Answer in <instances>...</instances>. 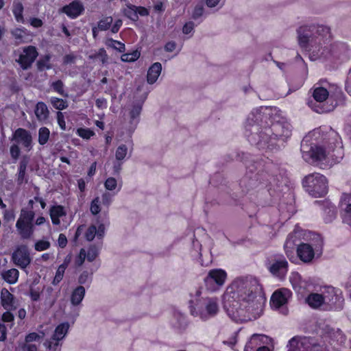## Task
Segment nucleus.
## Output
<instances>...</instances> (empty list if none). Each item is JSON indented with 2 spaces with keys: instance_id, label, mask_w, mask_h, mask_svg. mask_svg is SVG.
Masks as SVG:
<instances>
[{
  "instance_id": "f257e3e1",
  "label": "nucleus",
  "mask_w": 351,
  "mask_h": 351,
  "mask_svg": "<svg viewBox=\"0 0 351 351\" xmlns=\"http://www.w3.org/2000/svg\"><path fill=\"white\" fill-rule=\"evenodd\" d=\"M265 298L258 280L252 276L236 278L223 295V308L236 322L260 317Z\"/></svg>"
},
{
  "instance_id": "f03ea898",
  "label": "nucleus",
  "mask_w": 351,
  "mask_h": 351,
  "mask_svg": "<svg viewBox=\"0 0 351 351\" xmlns=\"http://www.w3.org/2000/svg\"><path fill=\"white\" fill-rule=\"evenodd\" d=\"M300 46L309 53L313 60L330 57L340 58L346 55L348 46L343 43L329 44L330 28L323 25H304L297 30Z\"/></svg>"
},
{
  "instance_id": "7ed1b4c3",
  "label": "nucleus",
  "mask_w": 351,
  "mask_h": 351,
  "mask_svg": "<svg viewBox=\"0 0 351 351\" xmlns=\"http://www.w3.org/2000/svg\"><path fill=\"white\" fill-rule=\"evenodd\" d=\"M270 119L271 109L267 107L254 109L248 114L245 125V134L251 145H265L261 140V134L265 130V127L269 125Z\"/></svg>"
},
{
  "instance_id": "20e7f679",
  "label": "nucleus",
  "mask_w": 351,
  "mask_h": 351,
  "mask_svg": "<svg viewBox=\"0 0 351 351\" xmlns=\"http://www.w3.org/2000/svg\"><path fill=\"white\" fill-rule=\"evenodd\" d=\"M261 134V140L265 145H256L257 148L270 150L279 149L284 147L285 142L291 136V126L287 123L273 122L271 119L269 125L265 127V130Z\"/></svg>"
},
{
  "instance_id": "39448f33",
  "label": "nucleus",
  "mask_w": 351,
  "mask_h": 351,
  "mask_svg": "<svg viewBox=\"0 0 351 351\" xmlns=\"http://www.w3.org/2000/svg\"><path fill=\"white\" fill-rule=\"evenodd\" d=\"M105 219H100L97 217L95 222H93L89 226V242L92 241L95 237L96 243L94 245H89V263L93 262L91 265H89V269L92 272L98 269L100 266V262L96 260L99 250L102 245V239L105 234Z\"/></svg>"
},
{
  "instance_id": "423d86ee",
  "label": "nucleus",
  "mask_w": 351,
  "mask_h": 351,
  "mask_svg": "<svg viewBox=\"0 0 351 351\" xmlns=\"http://www.w3.org/2000/svg\"><path fill=\"white\" fill-rule=\"evenodd\" d=\"M190 312L194 317L206 321L216 316L219 311L218 300L216 298H202L194 303L190 302Z\"/></svg>"
},
{
  "instance_id": "0eeeda50",
  "label": "nucleus",
  "mask_w": 351,
  "mask_h": 351,
  "mask_svg": "<svg viewBox=\"0 0 351 351\" xmlns=\"http://www.w3.org/2000/svg\"><path fill=\"white\" fill-rule=\"evenodd\" d=\"M309 242L301 243L298 245L297 254L300 259L305 263H310L315 256H319L322 254L324 241L319 234L309 233Z\"/></svg>"
},
{
  "instance_id": "6e6552de",
  "label": "nucleus",
  "mask_w": 351,
  "mask_h": 351,
  "mask_svg": "<svg viewBox=\"0 0 351 351\" xmlns=\"http://www.w3.org/2000/svg\"><path fill=\"white\" fill-rule=\"evenodd\" d=\"M302 183L308 193L313 197H321L328 193L327 180L320 173H313L306 176Z\"/></svg>"
},
{
  "instance_id": "1a4fd4ad",
  "label": "nucleus",
  "mask_w": 351,
  "mask_h": 351,
  "mask_svg": "<svg viewBox=\"0 0 351 351\" xmlns=\"http://www.w3.org/2000/svg\"><path fill=\"white\" fill-rule=\"evenodd\" d=\"M35 213L33 210L23 208L16 223L18 234L23 240L32 238L35 232L34 227Z\"/></svg>"
},
{
  "instance_id": "9d476101",
  "label": "nucleus",
  "mask_w": 351,
  "mask_h": 351,
  "mask_svg": "<svg viewBox=\"0 0 351 351\" xmlns=\"http://www.w3.org/2000/svg\"><path fill=\"white\" fill-rule=\"evenodd\" d=\"M301 152L304 160L310 164L323 161L327 155L326 152L322 147L310 143L305 139L301 143Z\"/></svg>"
},
{
  "instance_id": "9b49d317",
  "label": "nucleus",
  "mask_w": 351,
  "mask_h": 351,
  "mask_svg": "<svg viewBox=\"0 0 351 351\" xmlns=\"http://www.w3.org/2000/svg\"><path fill=\"white\" fill-rule=\"evenodd\" d=\"M266 267L274 276L282 280L287 274L289 263L283 255L276 254L267 258Z\"/></svg>"
},
{
  "instance_id": "f8f14e48",
  "label": "nucleus",
  "mask_w": 351,
  "mask_h": 351,
  "mask_svg": "<svg viewBox=\"0 0 351 351\" xmlns=\"http://www.w3.org/2000/svg\"><path fill=\"white\" fill-rule=\"evenodd\" d=\"M324 299V310L341 309L343 299L341 291L332 287H328L322 291Z\"/></svg>"
},
{
  "instance_id": "ddd939ff",
  "label": "nucleus",
  "mask_w": 351,
  "mask_h": 351,
  "mask_svg": "<svg viewBox=\"0 0 351 351\" xmlns=\"http://www.w3.org/2000/svg\"><path fill=\"white\" fill-rule=\"evenodd\" d=\"M227 278L226 272L221 269H211L204 279L207 288L215 291L223 285Z\"/></svg>"
},
{
  "instance_id": "4468645a",
  "label": "nucleus",
  "mask_w": 351,
  "mask_h": 351,
  "mask_svg": "<svg viewBox=\"0 0 351 351\" xmlns=\"http://www.w3.org/2000/svg\"><path fill=\"white\" fill-rule=\"evenodd\" d=\"M12 261L13 263L19 268L24 269L31 263L28 247L25 244H21L16 247L12 254Z\"/></svg>"
},
{
  "instance_id": "2eb2a0df",
  "label": "nucleus",
  "mask_w": 351,
  "mask_h": 351,
  "mask_svg": "<svg viewBox=\"0 0 351 351\" xmlns=\"http://www.w3.org/2000/svg\"><path fill=\"white\" fill-rule=\"evenodd\" d=\"M23 53L19 56L16 62L23 70L29 69L38 56V52L35 46L28 45L23 47Z\"/></svg>"
},
{
  "instance_id": "dca6fc26",
  "label": "nucleus",
  "mask_w": 351,
  "mask_h": 351,
  "mask_svg": "<svg viewBox=\"0 0 351 351\" xmlns=\"http://www.w3.org/2000/svg\"><path fill=\"white\" fill-rule=\"evenodd\" d=\"M329 95L328 90L326 88L322 87V86H315L313 90V97L314 99L320 104L325 101ZM309 106L317 112L318 113H324L330 112L333 109V106L332 107H324L321 104L317 106H313L312 102L308 103Z\"/></svg>"
},
{
  "instance_id": "f3484780",
  "label": "nucleus",
  "mask_w": 351,
  "mask_h": 351,
  "mask_svg": "<svg viewBox=\"0 0 351 351\" xmlns=\"http://www.w3.org/2000/svg\"><path fill=\"white\" fill-rule=\"evenodd\" d=\"M339 204L343 221L351 226V194L343 193Z\"/></svg>"
},
{
  "instance_id": "a211bd4d",
  "label": "nucleus",
  "mask_w": 351,
  "mask_h": 351,
  "mask_svg": "<svg viewBox=\"0 0 351 351\" xmlns=\"http://www.w3.org/2000/svg\"><path fill=\"white\" fill-rule=\"evenodd\" d=\"M291 296V292L288 289H283L276 291L271 298V305L274 308H280L287 304L288 298Z\"/></svg>"
},
{
  "instance_id": "6ab92c4d",
  "label": "nucleus",
  "mask_w": 351,
  "mask_h": 351,
  "mask_svg": "<svg viewBox=\"0 0 351 351\" xmlns=\"http://www.w3.org/2000/svg\"><path fill=\"white\" fill-rule=\"evenodd\" d=\"M83 11L84 7L82 4L77 1H73L62 8V12L70 19H76Z\"/></svg>"
},
{
  "instance_id": "aec40b11",
  "label": "nucleus",
  "mask_w": 351,
  "mask_h": 351,
  "mask_svg": "<svg viewBox=\"0 0 351 351\" xmlns=\"http://www.w3.org/2000/svg\"><path fill=\"white\" fill-rule=\"evenodd\" d=\"M14 138L25 148H31L32 137L29 132L24 128H18L14 132Z\"/></svg>"
},
{
  "instance_id": "412c9836",
  "label": "nucleus",
  "mask_w": 351,
  "mask_h": 351,
  "mask_svg": "<svg viewBox=\"0 0 351 351\" xmlns=\"http://www.w3.org/2000/svg\"><path fill=\"white\" fill-rule=\"evenodd\" d=\"M1 304L3 308L7 311H14L16 306L14 305L15 298L6 288L1 291Z\"/></svg>"
},
{
  "instance_id": "4be33fe9",
  "label": "nucleus",
  "mask_w": 351,
  "mask_h": 351,
  "mask_svg": "<svg viewBox=\"0 0 351 351\" xmlns=\"http://www.w3.org/2000/svg\"><path fill=\"white\" fill-rule=\"evenodd\" d=\"M66 215L65 209L62 205H54L49 209V215L53 225H59L60 223V217Z\"/></svg>"
},
{
  "instance_id": "5701e85b",
  "label": "nucleus",
  "mask_w": 351,
  "mask_h": 351,
  "mask_svg": "<svg viewBox=\"0 0 351 351\" xmlns=\"http://www.w3.org/2000/svg\"><path fill=\"white\" fill-rule=\"evenodd\" d=\"M35 115L40 122H46L49 116V111L45 103L38 101L34 110Z\"/></svg>"
},
{
  "instance_id": "b1692460",
  "label": "nucleus",
  "mask_w": 351,
  "mask_h": 351,
  "mask_svg": "<svg viewBox=\"0 0 351 351\" xmlns=\"http://www.w3.org/2000/svg\"><path fill=\"white\" fill-rule=\"evenodd\" d=\"M162 71V65L160 62L154 63L147 71V81L152 84L156 82Z\"/></svg>"
},
{
  "instance_id": "393cba45",
  "label": "nucleus",
  "mask_w": 351,
  "mask_h": 351,
  "mask_svg": "<svg viewBox=\"0 0 351 351\" xmlns=\"http://www.w3.org/2000/svg\"><path fill=\"white\" fill-rule=\"evenodd\" d=\"M28 165V159L26 157L22 158L19 162L18 168L16 182L19 185H21L24 182H27L26 178V169Z\"/></svg>"
},
{
  "instance_id": "a878e982",
  "label": "nucleus",
  "mask_w": 351,
  "mask_h": 351,
  "mask_svg": "<svg viewBox=\"0 0 351 351\" xmlns=\"http://www.w3.org/2000/svg\"><path fill=\"white\" fill-rule=\"evenodd\" d=\"M306 302L313 308H322L324 309V299L322 293H311L306 298Z\"/></svg>"
},
{
  "instance_id": "bb28decb",
  "label": "nucleus",
  "mask_w": 351,
  "mask_h": 351,
  "mask_svg": "<svg viewBox=\"0 0 351 351\" xmlns=\"http://www.w3.org/2000/svg\"><path fill=\"white\" fill-rule=\"evenodd\" d=\"M19 276V271L14 268L4 271L1 274L2 278L10 285L15 284L18 281Z\"/></svg>"
},
{
  "instance_id": "cd10ccee",
  "label": "nucleus",
  "mask_w": 351,
  "mask_h": 351,
  "mask_svg": "<svg viewBox=\"0 0 351 351\" xmlns=\"http://www.w3.org/2000/svg\"><path fill=\"white\" fill-rule=\"evenodd\" d=\"M69 329V324L68 322L61 323L56 327L54 332L51 337H53V339H56L57 340L62 341L66 335Z\"/></svg>"
},
{
  "instance_id": "c85d7f7f",
  "label": "nucleus",
  "mask_w": 351,
  "mask_h": 351,
  "mask_svg": "<svg viewBox=\"0 0 351 351\" xmlns=\"http://www.w3.org/2000/svg\"><path fill=\"white\" fill-rule=\"evenodd\" d=\"M143 107V102L138 101L134 103L132 106V108L130 110V123L136 124L139 120V116L141 114Z\"/></svg>"
},
{
  "instance_id": "c756f323",
  "label": "nucleus",
  "mask_w": 351,
  "mask_h": 351,
  "mask_svg": "<svg viewBox=\"0 0 351 351\" xmlns=\"http://www.w3.org/2000/svg\"><path fill=\"white\" fill-rule=\"evenodd\" d=\"M85 295V289L82 286L77 287L71 295V304L74 306L78 305L82 302Z\"/></svg>"
},
{
  "instance_id": "7c9ffc66",
  "label": "nucleus",
  "mask_w": 351,
  "mask_h": 351,
  "mask_svg": "<svg viewBox=\"0 0 351 351\" xmlns=\"http://www.w3.org/2000/svg\"><path fill=\"white\" fill-rule=\"evenodd\" d=\"M264 338H266V336L254 334L249 341L246 343L245 350L253 351L257 346L260 345L263 342Z\"/></svg>"
},
{
  "instance_id": "2f4dec72",
  "label": "nucleus",
  "mask_w": 351,
  "mask_h": 351,
  "mask_svg": "<svg viewBox=\"0 0 351 351\" xmlns=\"http://www.w3.org/2000/svg\"><path fill=\"white\" fill-rule=\"evenodd\" d=\"M264 338H266V336L254 334L249 341L246 343L245 350L253 351L257 346L260 345L263 342Z\"/></svg>"
},
{
  "instance_id": "473e14b6",
  "label": "nucleus",
  "mask_w": 351,
  "mask_h": 351,
  "mask_svg": "<svg viewBox=\"0 0 351 351\" xmlns=\"http://www.w3.org/2000/svg\"><path fill=\"white\" fill-rule=\"evenodd\" d=\"M51 56L50 54H45L43 56L36 62L37 69L39 71L50 70L52 65L50 63Z\"/></svg>"
},
{
  "instance_id": "72a5a7b5",
  "label": "nucleus",
  "mask_w": 351,
  "mask_h": 351,
  "mask_svg": "<svg viewBox=\"0 0 351 351\" xmlns=\"http://www.w3.org/2000/svg\"><path fill=\"white\" fill-rule=\"evenodd\" d=\"M24 8L21 2H14L12 7V13L18 23H24L23 17Z\"/></svg>"
},
{
  "instance_id": "f704fd0d",
  "label": "nucleus",
  "mask_w": 351,
  "mask_h": 351,
  "mask_svg": "<svg viewBox=\"0 0 351 351\" xmlns=\"http://www.w3.org/2000/svg\"><path fill=\"white\" fill-rule=\"evenodd\" d=\"M337 213L335 206L330 203H327L324 206V213L326 215V217H324L325 221L326 223L332 221L337 216Z\"/></svg>"
},
{
  "instance_id": "c9c22d12",
  "label": "nucleus",
  "mask_w": 351,
  "mask_h": 351,
  "mask_svg": "<svg viewBox=\"0 0 351 351\" xmlns=\"http://www.w3.org/2000/svg\"><path fill=\"white\" fill-rule=\"evenodd\" d=\"M26 29L25 28H16L12 31V35L15 39L17 45L21 43H27L26 36H27Z\"/></svg>"
},
{
  "instance_id": "e433bc0d",
  "label": "nucleus",
  "mask_w": 351,
  "mask_h": 351,
  "mask_svg": "<svg viewBox=\"0 0 351 351\" xmlns=\"http://www.w3.org/2000/svg\"><path fill=\"white\" fill-rule=\"evenodd\" d=\"M137 6L131 3H127L123 9L124 15L130 20L136 22L138 20L136 12Z\"/></svg>"
},
{
  "instance_id": "4c0bfd02",
  "label": "nucleus",
  "mask_w": 351,
  "mask_h": 351,
  "mask_svg": "<svg viewBox=\"0 0 351 351\" xmlns=\"http://www.w3.org/2000/svg\"><path fill=\"white\" fill-rule=\"evenodd\" d=\"M89 58L98 62L101 64H104L108 60L106 51L104 48H101L97 52L89 55Z\"/></svg>"
},
{
  "instance_id": "58836bf2",
  "label": "nucleus",
  "mask_w": 351,
  "mask_h": 351,
  "mask_svg": "<svg viewBox=\"0 0 351 351\" xmlns=\"http://www.w3.org/2000/svg\"><path fill=\"white\" fill-rule=\"evenodd\" d=\"M60 341V340L53 339V337H51L45 341V346L49 351H61L62 343Z\"/></svg>"
},
{
  "instance_id": "ea45409f",
  "label": "nucleus",
  "mask_w": 351,
  "mask_h": 351,
  "mask_svg": "<svg viewBox=\"0 0 351 351\" xmlns=\"http://www.w3.org/2000/svg\"><path fill=\"white\" fill-rule=\"evenodd\" d=\"M50 131L46 127H42L38 130V143L40 145H45L49 141Z\"/></svg>"
},
{
  "instance_id": "a19ab883",
  "label": "nucleus",
  "mask_w": 351,
  "mask_h": 351,
  "mask_svg": "<svg viewBox=\"0 0 351 351\" xmlns=\"http://www.w3.org/2000/svg\"><path fill=\"white\" fill-rule=\"evenodd\" d=\"M50 102L52 106L58 110H63L68 107V103L66 100L58 97H51L50 99Z\"/></svg>"
},
{
  "instance_id": "79ce46f5",
  "label": "nucleus",
  "mask_w": 351,
  "mask_h": 351,
  "mask_svg": "<svg viewBox=\"0 0 351 351\" xmlns=\"http://www.w3.org/2000/svg\"><path fill=\"white\" fill-rule=\"evenodd\" d=\"M303 344L304 343L302 341V339L300 337H294L289 341L288 351H300V348Z\"/></svg>"
},
{
  "instance_id": "37998d69",
  "label": "nucleus",
  "mask_w": 351,
  "mask_h": 351,
  "mask_svg": "<svg viewBox=\"0 0 351 351\" xmlns=\"http://www.w3.org/2000/svg\"><path fill=\"white\" fill-rule=\"evenodd\" d=\"M140 52L138 50L133 51L131 53H123L121 59L123 62H131L136 61L140 57Z\"/></svg>"
},
{
  "instance_id": "c03bdc74",
  "label": "nucleus",
  "mask_w": 351,
  "mask_h": 351,
  "mask_svg": "<svg viewBox=\"0 0 351 351\" xmlns=\"http://www.w3.org/2000/svg\"><path fill=\"white\" fill-rule=\"evenodd\" d=\"M87 255L84 249H81L80 253L75 256L74 260V267L75 269L80 268L85 261Z\"/></svg>"
},
{
  "instance_id": "a18cd8bd",
  "label": "nucleus",
  "mask_w": 351,
  "mask_h": 351,
  "mask_svg": "<svg viewBox=\"0 0 351 351\" xmlns=\"http://www.w3.org/2000/svg\"><path fill=\"white\" fill-rule=\"evenodd\" d=\"M51 247V243L45 239H40L34 243V249L37 252H42L48 250Z\"/></svg>"
},
{
  "instance_id": "49530a36",
  "label": "nucleus",
  "mask_w": 351,
  "mask_h": 351,
  "mask_svg": "<svg viewBox=\"0 0 351 351\" xmlns=\"http://www.w3.org/2000/svg\"><path fill=\"white\" fill-rule=\"evenodd\" d=\"M81 235H83L84 239L88 240V228L85 225L80 226L75 233L74 240L77 241L80 239Z\"/></svg>"
},
{
  "instance_id": "de8ad7c7",
  "label": "nucleus",
  "mask_w": 351,
  "mask_h": 351,
  "mask_svg": "<svg viewBox=\"0 0 351 351\" xmlns=\"http://www.w3.org/2000/svg\"><path fill=\"white\" fill-rule=\"evenodd\" d=\"M112 21L113 20L111 16L105 17L98 22L97 27L100 31L107 30L110 27Z\"/></svg>"
},
{
  "instance_id": "09e8293b",
  "label": "nucleus",
  "mask_w": 351,
  "mask_h": 351,
  "mask_svg": "<svg viewBox=\"0 0 351 351\" xmlns=\"http://www.w3.org/2000/svg\"><path fill=\"white\" fill-rule=\"evenodd\" d=\"M241 184L242 186H245L247 189V190L249 191L250 189L256 187L258 182L256 176L254 177V178H251L249 180L248 178L245 177L243 178V180H241Z\"/></svg>"
},
{
  "instance_id": "8fccbe9b",
  "label": "nucleus",
  "mask_w": 351,
  "mask_h": 351,
  "mask_svg": "<svg viewBox=\"0 0 351 351\" xmlns=\"http://www.w3.org/2000/svg\"><path fill=\"white\" fill-rule=\"evenodd\" d=\"M295 234L296 232L290 233L287 237V239L284 245V247L287 254H288L289 250L293 249V246L296 245L295 241V238L296 237Z\"/></svg>"
},
{
  "instance_id": "3c124183",
  "label": "nucleus",
  "mask_w": 351,
  "mask_h": 351,
  "mask_svg": "<svg viewBox=\"0 0 351 351\" xmlns=\"http://www.w3.org/2000/svg\"><path fill=\"white\" fill-rule=\"evenodd\" d=\"M108 45L119 52H123L125 50L124 43L112 38L108 40Z\"/></svg>"
},
{
  "instance_id": "603ef678",
  "label": "nucleus",
  "mask_w": 351,
  "mask_h": 351,
  "mask_svg": "<svg viewBox=\"0 0 351 351\" xmlns=\"http://www.w3.org/2000/svg\"><path fill=\"white\" fill-rule=\"evenodd\" d=\"M101 204L100 197H97L93 199L90 207V210L93 215H96L101 211Z\"/></svg>"
},
{
  "instance_id": "864d4df0",
  "label": "nucleus",
  "mask_w": 351,
  "mask_h": 351,
  "mask_svg": "<svg viewBox=\"0 0 351 351\" xmlns=\"http://www.w3.org/2000/svg\"><path fill=\"white\" fill-rule=\"evenodd\" d=\"M128 153V147L125 145H119L115 153V157L117 160H123Z\"/></svg>"
},
{
  "instance_id": "5fc2aeb1",
  "label": "nucleus",
  "mask_w": 351,
  "mask_h": 351,
  "mask_svg": "<svg viewBox=\"0 0 351 351\" xmlns=\"http://www.w3.org/2000/svg\"><path fill=\"white\" fill-rule=\"evenodd\" d=\"M65 270L66 269L63 268V267L58 266L52 281V284L53 285H57L62 281L64 275Z\"/></svg>"
},
{
  "instance_id": "6e6d98bb",
  "label": "nucleus",
  "mask_w": 351,
  "mask_h": 351,
  "mask_svg": "<svg viewBox=\"0 0 351 351\" xmlns=\"http://www.w3.org/2000/svg\"><path fill=\"white\" fill-rule=\"evenodd\" d=\"M51 86L55 92L62 96H67V94L64 93V84L60 80L53 82Z\"/></svg>"
},
{
  "instance_id": "4d7b16f0",
  "label": "nucleus",
  "mask_w": 351,
  "mask_h": 351,
  "mask_svg": "<svg viewBox=\"0 0 351 351\" xmlns=\"http://www.w3.org/2000/svg\"><path fill=\"white\" fill-rule=\"evenodd\" d=\"M112 195L108 192H106V193H103V195H101V197L100 198L101 203L104 206H105L108 208L112 202Z\"/></svg>"
},
{
  "instance_id": "13d9d810",
  "label": "nucleus",
  "mask_w": 351,
  "mask_h": 351,
  "mask_svg": "<svg viewBox=\"0 0 351 351\" xmlns=\"http://www.w3.org/2000/svg\"><path fill=\"white\" fill-rule=\"evenodd\" d=\"M105 187L107 190L112 191L117 185V180L114 178H108L105 182Z\"/></svg>"
},
{
  "instance_id": "bf43d9fd",
  "label": "nucleus",
  "mask_w": 351,
  "mask_h": 351,
  "mask_svg": "<svg viewBox=\"0 0 351 351\" xmlns=\"http://www.w3.org/2000/svg\"><path fill=\"white\" fill-rule=\"evenodd\" d=\"M40 338V337L38 333L35 332H30L25 336V343H30L31 342L38 341Z\"/></svg>"
},
{
  "instance_id": "052dcab7",
  "label": "nucleus",
  "mask_w": 351,
  "mask_h": 351,
  "mask_svg": "<svg viewBox=\"0 0 351 351\" xmlns=\"http://www.w3.org/2000/svg\"><path fill=\"white\" fill-rule=\"evenodd\" d=\"M10 152L11 157L13 159H14V160L18 159V158L19 157L20 154H21V149L17 145L14 144V145H11Z\"/></svg>"
},
{
  "instance_id": "680f3d73",
  "label": "nucleus",
  "mask_w": 351,
  "mask_h": 351,
  "mask_svg": "<svg viewBox=\"0 0 351 351\" xmlns=\"http://www.w3.org/2000/svg\"><path fill=\"white\" fill-rule=\"evenodd\" d=\"M1 320L3 322H12L14 320V316L11 311H7L2 314Z\"/></svg>"
},
{
  "instance_id": "e2e57ef3",
  "label": "nucleus",
  "mask_w": 351,
  "mask_h": 351,
  "mask_svg": "<svg viewBox=\"0 0 351 351\" xmlns=\"http://www.w3.org/2000/svg\"><path fill=\"white\" fill-rule=\"evenodd\" d=\"M204 14V8L202 5H197L193 12V19H197L202 16Z\"/></svg>"
},
{
  "instance_id": "0e129e2a",
  "label": "nucleus",
  "mask_w": 351,
  "mask_h": 351,
  "mask_svg": "<svg viewBox=\"0 0 351 351\" xmlns=\"http://www.w3.org/2000/svg\"><path fill=\"white\" fill-rule=\"evenodd\" d=\"M57 121H58V123L60 128L62 130H66V122L64 120V117L63 113L60 111H58L57 112Z\"/></svg>"
},
{
  "instance_id": "69168bd1",
  "label": "nucleus",
  "mask_w": 351,
  "mask_h": 351,
  "mask_svg": "<svg viewBox=\"0 0 351 351\" xmlns=\"http://www.w3.org/2000/svg\"><path fill=\"white\" fill-rule=\"evenodd\" d=\"M58 246L61 248H64L67 244V239L64 234L60 233L58 239Z\"/></svg>"
},
{
  "instance_id": "338daca9",
  "label": "nucleus",
  "mask_w": 351,
  "mask_h": 351,
  "mask_svg": "<svg viewBox=\"0 0 351 351\" xmlns=\"http://www.w3.org/2000/svg\"><path fill=\"white\" fill-rule=\"evenodd\" d=\"M30 25L35 28H39L43 25V22L39 18L33 17L30 19Z\"/></svg>"
},
{
  "instance_id": "774afa93",
  "label": "nucleus",
  "mask_w": 351,
  "mask_h": 351,
  "mask_svg": "<svg viewBox=\"0 0 351 351\" xmlns=\"http://www.w3.org/2000/svg\"><path fill=\"white\" fill-rule=\"evenodd\" d=\"M23 351H37L38 348L35 344L24 343L22 347Z\"/></svg>"
}]
</instances>
